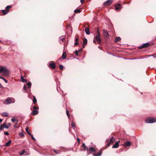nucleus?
I'll return each instance as SVG.
<instances>
[{
    "label": "nucleus",
    "mask_w": 156,
    "mask_h": 156,
    "mask_svg": "<svg viewBox=\"0 0 156 156\" xmlns=\"http://www.w3.org/2000/svg\"><path fill=\"white\" fill-rule=\"evenodd\" d=\"M0 73H2L3 75L5 76H8L10 72L6 66H0Z\"/></svg>",
    "instance_id": "obj_1"
},
{
    "label": "nucleus",
    "mask_w": 156,
    "mask_h": 156,
    "mask_svg": "<svg viewBox=\"0 0 156 156\" xmlns=\"http://www.w3.org/2000/svg\"><path fill=\"white\" fill-rule=\"evenodd\" d=\"M15 102V100L13 98H8L4 102V104L8 105L12 103H14Z\"/></svg>",
    "instance_id": "obj_2"
},
{
    "label": "nucleus",
    "mask_w": 156,
    "mask_h": 156,
    "mask_svg": "<svg viewBox=\"0 0 156 156\" xmlns=\"http://www.w3.org/2000/svg\"><path fill=\"white\" fill-rule=\"evenodd\" d=\"M145 122L148 123H154L156 122V118L152 117L148 118L145 120Z\"/></svg>",
    "instance_id": "obj_3"
},
{
    "label": "nucleus",
    "mask_w": 156,
    "mask_h": 156,
    "mask_svg": "<svg viewBox=\"0 0 156 156\" xmlns=\"http://www.w3.org/2000/svg\"><path fill=\"white\" fill-rule=\"evenodd\" d=\"M98 34H97L96 36L94 37V39H95L97 41V42L98 44H100L101 42V40L100 38V33L98 30H97Z\"/></svg>",
    "instance_id": "obj_4"
},
{
    "label": "nucleus",
    "mask_w": 156,
    "mask_h": 156,
    "mask_svg": "<svg viewBox=\"0 0 156 156\" xmlns=\"http://www.w3.org/2000/svg\"><path fill=\"white\" fill-rule=\"evenodd\" d=\"M113 2V0H108L103 3L104 6H107L111 5Z\"/></svg>",
    "instance_id": "obj_5"
},
{
    "label": "nucleus",
    "mask_w": 156,
    "mask_h": 156,
    "mask_svg": "<svg viewBox=\"0 0 156 156\" xmlns=\"http://www.w3.org/2000/svg\"><path fill=\"white\" fill-rule=\"evenodd\" d=\"M9 128V126L7 125V124L6 123H4L2 124L1 125V126L0 127V131H1L2 129H3L4 128H5L8 129Z\"/></svg>",
    "instance_id": "obj_6"
},
{
    "label": "nucleus",
    "mask_w": 156,
    "mask_h": 156,
    "mask_svg": "<svg viewBox=\"0 0 156 156\" xmlns=\"http://www.w3.org/2000/svg\"><path fill=\"white\" fill-rule=\"evenodd\" d=\"M120 142V141H118L115 142V144L113 145L112 147V148H118L119 145V143Z\"/></svg>",
    "instance_id": "obj_7"
},
{
    "label": "nucleus",
    "mask_w": 156,
    "mask_h": 156,
    "mask_svg": "<svg viewBox=\"0 0 156 156\" xmlns=\"http://www.w3.org/2000/svg\"><path fill=\"white\" fill-rule=\"evenodd\" d=\"M103 35L104 36L106 37H108L109 36V34L108 33V32L104 30H103Z\"/></svg>",
    "instance_id": "obj_8"
},
{
    "label": "nucleus",
    "mask_w": 156,
    "mask_h": 156,
    "mask_svg": "<svg viewBox=\"0 0 156 156\" xmlns=\"http://www.w3.org/2000/svg\"><path fill=\"white\" fill-rule=\"evenodd\" d=\"M131 145V142L129 141H127L126 142H125L124 144L123 145L125 147H126V146H129Z\"/></svg>",
    "instance_id": "obj_9"
},
{
    "label": "nucleus",
    "mask_w": 156,
    "mask_h": 156,
    "mask_svg": "<svg viewBox=\"0 0 156 156\" xmlns=\"http://www.w3.org/2000/svg\"><path fill=\"white\" fill-rule=\"evenodd\" d=\"M116 10H118L121 9V6L120 4H118L115 5Z\"/></svg>",
    "instance_id": "obj_10"
},
{
    "label": "nucleus",
    "mask_w": 156,
    "mask_h": 156,
    "mask_svg": "<svg viewBox=\"0 0 156 156\" xmlns=\"http://www.w3.org/2000/svg\"><path fill=\"white\" fill-rule=\"evenodd\" d=\"M49 66L52 69H54L55 68V65L54 63H50L49 64Z\"/></svg>",
    "instance_id": "obj_11"
},
{
    "label": "nucleus",
    "mask_w": 156,
    "mask_h": 156,
    "mask_svg": "<svg viewBox=\"0 0 156 156\" xmlns=\"http://www.w3.org/2000/svg\"><path fill=\"white\" fill-rule=\"evenodd\" d=\"M102 152L101 151H100L98 153H94L93 155L94 156H100L101 155Z\"/></svg>",
    "instance_id": "obj_12"
},
{
    "label": "nucleus",
    "mask_w": 156,
    "mask_h": 156,
    "mask_svg": "<svg viewBox=\"0 0 156 156\" xmlns=\"http://www.w3.org/2000/svg\"><path fill=\"white\" fill-rule=\"evenodd\" d=\"M66 57V52H64L63 54L61 57V58L63 59H65Z\"/></svg>",
    "instance_id": "obj_13"
},
{
    "label": "nucleus",
    "mask_w": 156,
    "mask_h": 156,
    "mask_svg": "<svg viewBox=\"0 0 156 156\" xmlns=\"http://www.w3.org/2000/svg\"><path fill=\"white\" fill-rule=\"evenodd\" d=\"M86 33L87 35H89L90 34V31L88 27H86L85 29Z\"/></svg>",
    "instance_id": "obj_14"
},
{
    "label": "nucleus",
    "mask_w": 156,
    "mask_h": 156,
    "mask_svg": "<svg viewBox=\"0 0 156 156\" xmlns=\"http://www.w3.org/2000/svg\"><path fill=\"white\" fill-rule=\"evenodd\" d=\"M32 115H36L38 114V111L37 110H33L32 111Z\"/></svg>",
    "instance_id": "obj_15"
},
{
    "label": "nucleus",
    "mask_w": 156,
    "mask_h": 156,
    "mask_svg": "<svg viewBox=\"0 0 156 156\" xmlns=\"http://www.w3.org/2000/svg\"><path fill=\"white\" fill-rule=\"evenodd\" d=\"M150 45V44L149 43H147L144 44H143V46H144V48H147L148 46H149Z\"/></svg>",
    "instance_id": "obj_16"
},
{
    "label": "nucleus",
    "mask_w": 156,
    "mask_h": 156,
    "mask_svg": "<svg viewBox=\"0 0 156 156\" xmlns=\"http://www.w3.org/2000/svg\"><path fill=\"white\" fill-rule=\"evenodd\" d=\"M11 143V140L9 141L5 144V147H9Z\"/></svg>",
    "instance_id": "obj_17"
},
{
    "label": "nucleus",
    "mask_w": 156,
    "mask_h": 156,
    "mask_svg": "<svg viewBox=\"0 0 156 156\" xmlns=\"http://www.w3.org/2000/svg\"><path fill=\"white\" fill-rule=\"evenodd\" d=\"M2 115L3 116L7 117L8 116L9 114L7 112H4L2 113Z\"/></svg>",
    "instance_id": "obj_18"
},
{
    "label": "nucleus",
    "mask_w": 156,
    "mask_h": 156,
    "mask_svg": "<svg viewBox=\"0 0 156 156\" xmlns=\"http://www.w3.org/2000/svg\"><path fill=\"white\" fill-rule=\"evenodd\" d=\"M2 12L4 15L6 14L9 10H1Z\"/></svg>",
    "instance_id": "obj_19"
},
{
    "label": "nucleus",
    "mask_w": 156,
    "mask_h": 156,
    "mask_svg": "<svg viewBox=\"0 0 156 156\" xmlns=\"http://www.w3.org/2000/svg\"><path fill=\"white\" fill-rule=\"evenodd\" d=\"M89 150H90V151L91 152H95V149L93 147H90L89 148Z\"/></svg>",
    "instance_id": "obj_20"
},
{
    "label": "nucleus",
    "mask_w": 156,
    "mask_h": 156,
    "mask_svg": "<svg viewBox=\"0 0 156 156\" xmlns=\"http://www.w3.org/2000/svg\"><path fill=\"white\" fill-rule=\"evenodd\" d=\"M115 141V139L113 138V137H112L110 139V143H113Z\"/></svg>",
    "instance_id": "obj_21"
},
{
    "label": "nucleus",
    "mask_w": 156,
    "mask_h": 156,
    "mask_svg": "<svg viewBox=\"0 0 156 156\" xmlns=\"http://www.w3.org/2000/svg\"><path fill=\"white\" fill-rule=\"evenodd\" d=\"M121 38L119 37H117L115 39V41L118 42L119 41L121 40Z\"/></svg>",
    "instance_id": "obj_22"
},
{
    "label": "nucleus",
    "mask_w": 156,
    "mask_h": 156,
    "mask_svg": "<svg viewBox=\"0 0 156 156\" xmlns=\"http://www.w3.org/2000/svg\"><path fill=\"white\" fill-rule=\"evenodd\" d=\"M27 84L28 86V88H30L31 87V83L30 82H28L27 83Z\"/></svg>",
    "instance_id": "obj_23"
},
{
    "label": "nucleus",
    "mask_w": 156,
    "mask_h": 156,
    "mask_svg": "<svg viewBox=\"0 0 156 156\" xmlns=\"http://www.w3.org/2000/svg\"><path fill=\"white\" fill-rule=\"evenodd\" d=\"M83 44H86L87 43V39L86 38H84L83 40Z\"/></svg>",
    "instance_id": "obj_24"
},
{
    "label": "nucleus",
    "mask_w": 156,
    "mask_h": 156,
    "mask_svg": "<svg viewBox=\"0 0 156 156\" xmlns=\"http://www.w3.org/2000/svg\"><path fill=\"white\" fill-rule=\"evenodd\" d=\"M26 132L29 134V135H30V133L29 132V128L28 127H27L26 128Z\"/></svg>",
    "instance_id": "obj_25"
},
{
    "label": "nucleus",
    "mask_w": 156,
    "mask_h": 156,
    "mask_svg": "<svg viewBox=\"0 0 156 156\" xmlns=\"http://www.w3.org/2000/svg\"><path fill=\"white\" fill-rule=\"evenodd\" d=\"M82 146L84 148V151H85V150L87 149V147L85 144L84 143L83 144Z\"/></svg>",
    "instance_id": "obj_26"
},
{
    "label": "nucleus",
    "mask_w": 156,
    "mask_h": 156,
    "mask_svg": "<svg viewBox=\"0 0 156 156\" xmlns=\"http://www.w3.org/2000/svg\"><path fill=\"white\" fill-rule=\"evenodd\" d=\"M81 10H74V12L75 13H80L81 12Z\"/></svg>",
    "instance_id": "obj_27"
},
{
    "label": "nucleus",
    "mask_w": 156,
    "mask_h": 156,
    "mask_svg": "<svg viewBox=\"0 0 156 156\" xmlns=\"http://www.w3.org/2000/svg\"><path fill=\"white\" fill-rule=\"evenodd\" d=\"M33 102L34 104H35L37 102V100L35 96L34 97Z\"/></svg>",
    "instance_id": "obj_28"
},
{
    "label": "nucleus",
    "mask_w": 156,
    "mask_h": 156,
    "mask_svg": "<svg viewBox=\"0 0 156 156\" xmlns=\"http://www.w3.org/2000/svg\"><path fill=\"white\" fill-rule=\"evenodd\" d=\"M12 7L11 5H8L5 8V10H8Z\"/></svg>",
    "instance_id": "obj_29"
},
{
    "label": "nucleus",
    "mask_w": 156,
    "mask_h": 156,
    "mask_svg": "<svg viewBox=\"0 0 156 156\" xmlns=\"http://www.w3.org/2000/svg\"><path fill=\"white\" fill-rule=\"evenodd\" d=\"M66 114H67V116H68V118H69L70 116H69V111L68 110H67L66 111Z\"/></svg>",
    "instance_id": "obj_30"
},
{
    "label": "nucleus",
    "mask_w": 156,
    "mask_h": 156,
    "mask_svg": "<svg viewBox=\"0 0 156 156\" xmlns=\"http://www.w3.org/2000/svg\"><path fill=\"white\" fill-rule=\"evenodd\" d=\"M59 67L61 69L63 70V66L62 65H59Z\"/></svg>",
    "instance_id": "obj_31"
},
{
    "label": "nucleus",
    "mask_w": 156,
    "mask_h": 156,
    "mask_svg": "<svg viewBox=\"0 0 156 156\" xmlns=\"http://www.w3.org/2000/svg\"><path fill=\"white\" fill-rule=\"evenodd\" d=\"M143 48H144V46H143V45H142L140 46H139L138 47V48L139 49H142Z\"/></svg>",
    "instance_id": "obj_32"
},
{
    "label": "nucleus",
    "mask_w": 156,
    "mask_h": 156,
    "mask_svg": "<svg viewBox=\"0 0 156 156\" xmlns=\"http://www.w3.org/2000/svg\"><path fill=\"white\" fill-rule=\"evenodd\" d=\"M143 48H144V46H143V45H142L140 46H139L138 47V48L139 49H142Z\"/></svg>",
    "instance_id": "obj_33"
},
{
    "label": "nucleus",
    "mask_w": 156,
    "mask_h": 156,
    "mask_svg": "<svg viewBox=\"0 0 156 156\" xmlns=\"http://www.w3.org/2000/svg\"><path fill=\"white\" fill-rule=\"evenodd\" d=\"M19 135L21 137H23L24 136V134L22 133H19Z\"/></svg>",
    "instance_id": "obj_34"
},
{
    "label": "nucleus",
    "mask_w": 156,
    "mask_h": 156,
    "mask_svg": "<svg viewBox=\"0 0 156 156\" xmlns=\"http://www.w3.org/2000/svg\"><path fill=\"white\" fill-rule=\"evenodd\" d=\"M25 150H23L20 153V155H23L24 154V153H25Z\"/></svg>",
    "instance_id": "obj_35"
},
{
    "label": "nucleus",
    "mask_w": 156,
    "mask_h": 156,
    "mask_svg": "<svg viewBox=\"0 0 156 156\" xmlns=\"http://www.w3.org/2000/svg\"><path fill=\"white\" fill-rule=\"evenodd\" d=\"M31 137V138H32V139L34 140H35V138L33 136V135L31 134H30V135H29Z\"/></svg>",
    "instance_id": "obj_36"
},
{
    "label": "nucleus",
    "mask_w": 156,
    "mask_h": 156,
    "mask_svg": "<svg viewBox=\"0 0 156 156\" xmlns=\"http://www.w3.org/2000/svg\"><path fill=\"white\" fill-rule=\"evenodd\" d=\"M71 126L72 127H75V125L74 123L72 122L71 123Z\"/></svg>",
    "instance_id": "obj_37"
},
{
    "label": "nucleus",
    "mask_w": 156,
    "mask_h": 156,
    "mask_svg": "<svg viewBox=\"0 0 156 156\" xmlns=\"http://www.w3.org/2000/svg\"><path fill=\"white\" fill-rule=\"evenodd\" d=\"M53 151H54V152L55 153H56V154H59V153H59V152H60V151H58V152L57 151H56L55 150H54Z\"/></svg>",
    "instance_id": "obj_38"
},
{
    "label": "nucleus",
    "mask_w": 156,
    "mask_h": 156,
    "mask_svg": "<svg viewBox=\"0 0 156 156\" xmlns=\"http://www.w3.org/2000/svg\"><path fill=\"white\" fill-rule=\"evenodd\" d=\"M11 121L13 122H14L16 121L15 119L14 118L11 119Z\"/></svg>",
    "instance_id": "obj_39"
},
{
    "label": "nucleus",
    "mask_w": 156,
    "mask_h": 156,
    "mask_svg": "<svg viewBox=\"0 0 156 156\" xmlns=\"http://www.w3.org/2000/svg\"><path fill=\"white\" fill-rule=\"evenodd\" d=\"M27 86L26 85H24L23 86V89L24 90H26L27 89Z\"/></svg>",
    "instance_id": "obj_40"
},
{
    "label": "nucleus",
    "mask_w": 156,
    "mask_h": 156,
    "mask_svg": "<svg viewBox=\"0 0 156 156\" xmlns=\"http://www.w3.org/2000/svg\"><path fill=\"white\" fill-rule=\"evenodd\" d=\"M21 79H22V82H26V80L23 78V77L22 76H21Z\"/></svg>",
    "instance_id": "obj_41"
},
{
    "label": "nucleus",
    "mask_w": 156,
    "mask_h": 156,
    "mask_svg": "<svg viewBox=\"0 0 156 156\" xmlns=\"http://www.w3.org/2000/svg\"><path fill=\"white\" fill-rule=\"evenodd\" d=\"M60 40L62 41H63V40L64 39V38L62 37H60L59 38Z\"/></svg>",
    "instance_id": "obj_42"
},
{
    "label": "nucleus",
    "mask_w": 156,
    "mask_h": 156,
    "mask_svg": "<svg viewBox=\"0 0 156 156\" xmlns=\"http://www.w3.org/2000/svg\"><path fill=\"white\" fill-rule=\"evenodd\" d=\"M33 108L34 109H38V108L37 107V106H34L33 107Z\"/></svg>",
    "instance_id": "obj_43"
},
{
    "label": "nucleus",
    "mask_w": 156,
    "mask_h": 156,
    "mask_svg": "<svg viewBox=\"0 0 156 156\" xmlns=\"http://www.w3.org/2000/svg\"><path fill=\"white\" fill-rule=\"evenodd\" d=\"M4 133L5 135H9V133L7 132H4Z\"/></svg>",
    "instance_id": "obj_44"
},
{
    "label": "nucleus",
    "mask_w": 156,
    "mask_h": 156,
    "mask_svg": "<svg viewBox=\"0 0 156 156\" xmlns=\"http://www.w3.org/2000/svg\"><path fill=\"white\" fill-rule=\"evenodd\" d=\"M78 52H79L78 51H77V50H76V51H75V54H76V56H77L78 53Z\"/></svg>",
    "instance_id": "obj_45"
},
{
    "label": "nucleus",
    "mask_w": 156,
    "mask_h": 156,
    "mask_svg": "<svg viewBox=\"0 0 156 156\" xmlns=\"http://www.w3.org/2000/svg\"><path fill=\"white\" fill-rule=\"evenodd\" d=\"M153 56L154 58H156V55L154 54V55H150L149 56Z\"/></svg>",
    "instance_id": "obj_46"
},
{
    "label": "nucleus",
    "mask_w": 156,
    "mask_h": 156,
    "mask_svg": "<svg viewBox=\"0 0 156 156\" xmlns=\"http://www.w3.org/2000/svg\"><path fill=\"white\" fill-rule=\"evenodd\" d=\"M78 44V42H76L74 44V45L75 46H76Z\"/></svg>",
    "instance_id": "obj_47"
},
{
    "label": "nucleus",
    "mask_w": 156,
    "mask_h": 156,
    "mask_svg": "<svg viewBox=\"0 0 156 156\" xmlns=\"http://www.w3.org/2000/svg\"><path fill=\"white\" fill-rule=\"evenodd\" d=\"M79 41V38H76L75 39V41L76 42H77Z\"/></svg>",
    "instance_id": "obj_48"
},
{
    "label": "nucleus",
    "mask_w": 156,
    "mask_h": 156,
    "mask_svg": "<svg viewBox=\"0 0 156 156\" xmlns=\"http://www.w3.org/2000/svg\"><path fill=\"white\" fill-rule=\"evenodd\" d=\"M95 39H94H94L93 40V42H94L95 44H96V41H95Z\"/></svg>",
    "instance_id": "obj_49"
},
{
    "label": "nucleus",
    "mask_w": 156,
    "mask_h": 156,
    "mask_svg": "<svg viewBox=\"0 0 156 156\" xmlns=\"http://www.w3.org/2000/svg\"><path fill=\"white\" fill-rule=\"evenodd\" d=\"M0 79H2L3 80L5 79V78H4L2 76H0Z\"/></svg>",
    "instance_id": "obj_50"
},
{
    "label": "nucleus",
    "mask_w": 156,
    "mask_h": 156,
    "mask_svg": "<svg viewBox=\"0 0 156 156\" xmlns=\"http://www.w3.org/2000/svg\"><path fill=\"white\" fill-rule=\"evenodd\" d=\"M3 80L6 83H7L8 82V81L7 80H6L5 79L4 80Z\"/></svg>",
    "instance_id": "obj_51"
},
{
    "label": "nucleus",
    "mask_w": 156,
    "mask_h": 156,
    "mask_svg": "<svg viewBox=\"0 0 156 156\" xmlns=\"http://www.w3.org/2000/svg\"><path fill=\"white\" fill-rule=\"evenodd\" d=\"M84 1V0H80V2L81 3H82Z\"/></svg>",
    "instance_id": "obj_52"
},
{
    "label": "nucleus",
    "mask_w": 156,
    "mask_h": 156,
    "mask_svg": "<svg viewBox=\"0 0 156 156\" xmlns=\"http://www.w3.org/2000/svg\"><path fill=\"white\" fill-rule=\"evenodd\" d=\"M77 140L78 142H80V139L79 138H78L77 139Z\"/></svg>",
    "instance_id": "obj_53"
},
{
    "label": "nucleus",
    "mask_w": 156,
    "mask_h": 156,
    "mask_svg": "<svg viewBox=\"0 0 156 156\" xmlns=\"http://www.w3.org/2000/svg\"><path fill=\"white\" fill-rule=\"evenodd\" d=\"M82 50V49H80L79 51H78L79 52H80Z\"/></svg>",
    "instance_id": "obj_54"
},
{
    "label": "nucleus",
    "mask_w": 156,
    "mask_h": 156,
    "mask_svg": "<svg viewBox=\"0 0 156 156\" xmlns=\"http://www.w3.org/2000/svg\"><path fill=\"white\" fill-rule=\"evenodd\" d=\"M2 121V119L0 118V123Z\"/></svg>",
    "instance_id": "obj_55"
},
{
    "label": "nucleus",
    "mask_w": 156,
    "mask_h": 156,
    "mask_svg": "<svg viewBox=\"0 0 156 156\" xmlns=\"http://www.w3.org/2000/svg\"><path fill=\"white\" fill-rule=\"evenodd\" d=\"M17 123H15V125L14 126V127H16V125H17Z\"/></svg>",
    "instance_id": "obj_56"
},
{
    "label": "nucleus",
    "mask_w": 156,
    "mask_h": 156,
    "mask_svg": "<svg viewBox=\"0 0 156 156\" xmlns=\"http://www.w3.org/2000/svg\"><path fill=\"white\" fill-rule=\"evenodd\" d=\"M110 143H108V144H107V146H109V145H110Z\"/></svg>",
    "instance_id": "obj_57"
},
{
    "label": "nucleus",
    "mask_w": 156,
    "mask_h": 156,
    "mask_svg": "<svg viewBox=\"0 0 156 156\" xmlns=\"http://www.w3.org/2000/svg\"><path fill=\"white\" fill-rule=\"evenodd\" d=\"M9 125V126L11 125L10 124V123H9L8 124Z\"/></svg>",
    "instance_id": "obj_58"
},
{
    "label": "nucleus",
    "mask_w": 156,
    "mask_h": 156,
    "mask_svg": "<svg viewBox=\"0 0 156 156\" xmlns=\"http://www.w3.org/2000/svg\"><path fill=\"white\" fill-rule=\"evenodd\" d=\"M76 10H77V9H76ZM77 10H80V9H77Z\"/></svg>",
    "instance_id": "obj_59"
},
{
    "label": "nucleus",
    "mask_w": 156,
    "mask_h": 156,
    "mask_svg": "<svg viewBox=\"0 0 156 156\" xmlns=\"http://www.w3.org/2000/svg\"><path fill=\"white\" fill-rule=\"evenodd\" d=\"M98 48H100V46H98Z\"/></svg>",
    "instance_id": "obj_60"
},
{
    "label": "nucleus",
    "mask_w": 156,
    "mask_h": 156,
    "mask_svg": "<svg viewBox=\"0 0 156 156\" xmlns=\"http://www.w3.org/2000/svg\"><path fill=\"white\" fill-rule=\"evenodd\" d=\"M84 45H83V47L84 48Z\"/></svg>",
    "instance_id": "obj_61"
},
{
    "label": "nucleus",
    "mask_w": 156,
    "mask_h": 156,
    "mask_svg": "<svg viewBox=\"0 0 156 156\" xmlns=\"http://www.w3.org/2000/svg\"><path fill=\"white\" fill-rule=\"evenodd\" d=\"M1 40H0V42H1Z\"/></svg>",
    "instance_id": "obj_62"
}]
</instances>
